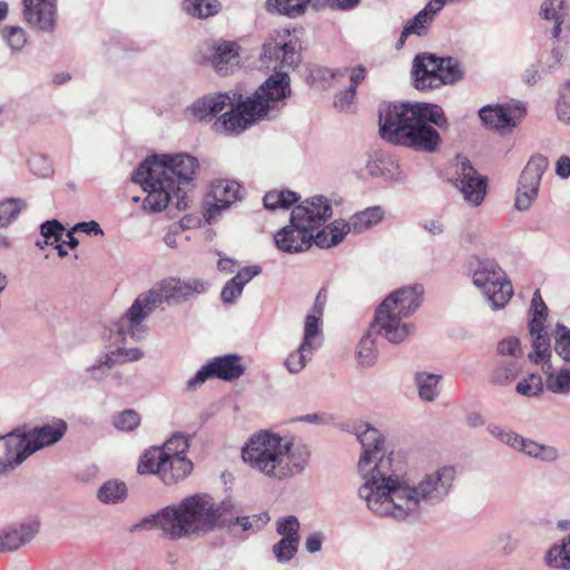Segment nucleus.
Here are the masks:
<instances>
[{
  "label": "nucleus",
  "instance_id": "f257e3e1",
  "mask_svg": "<svg viewBox=\"0 0 570 570\" xmlns=\"http://www.w3.org/2000/svg\"><path fill=\"white\" fill-rule=\"evenodd\" d=\"M352 433L363 448L357 464L363 480L358 495L376 515L397 522H415L450 495L455 480L453 466L407 474L403 461L387 448L384 435L376 428L356 422Z\"/></svg>",
  "mask_w": 570,
  "mask_h": 570
},
{
  "label": "nucleus",
  "instance_id": "f03ea898",
  "mask_svg": "<svg viewBox=\"0 0 570 570\" xmlns=\"http://www.w3.org/2000/svg\"><path fill=\"white\" fill-rule=\"evenodd\" d=\"M261 60L273 68L269 76L250 96L232 91L227 100L230 110L217 118L213 128L217 132L239 134L259 120L272 119L278 115L291 96V79L284 68L297 67L301 62V46L293 40L289 30H275L263 43Z\"/></svg>",
  "mask_w": 570,
  "mask_h": 570
},
{
  "label": "nucleus",
  "instance_id": "7ed1b4c3",
  "mask_svg": "<svg viewBox=\"0 0 570 570\" xmlns=\"http://www.w3.org/2000/svg\"><path fill=\"white\" fill-rule=\"evenodd\" d=\"M423 289L420 285L402 287L391 293L376 308L370 331L361 338L356 360L364 367L376 361L373 335L377 334L393 344L403 342L412 332V325L405 321L421 305Z\"/></svg>",
  "mask_w": 570,
  "mask_h": 570
},
{
  "label": "nucleus",
  "instance_id": "20e7f679",
  "mask_svg": "<svg viewBox=\"0 0 570 570\" xmlns=\"http://www.w3.org/2000/svg\"><path fill=\"white\" fill-rule=\"evenodd\" d=\"M450 124L443 109L429 102H394L380 109L383 139L440 142Z\"/></svg>",
  "mask_w": 570,
  "mask_h": 570
},
{
  "label": "nucleus",
  "instance_id": "39448f33",
  "mask_svg": "<svg viewBox=\"0 0 570 570\" xmlns=\"http://www.w3.org/2000/svg\"><path fill=\"white\" fill-rule=\"evenodd\" d=\"M197 158L185 154L151 155L135 170L132 180L147 193L142 203L145 212L164 210L179 185L194 179Z\"/></svg>",
  "mask_w": 570,
  "mask_h": 570
},
{
  "label": "nucleus",
  "instance_id": "423d86ee",
  "mask_svg": "<svg viewBox=\"0 0 570 570\" xmlns=\"http://www.w3.org/2000/svg\"><path fill=\"white\" fill-rule=\"evenodd\" d=\"M307 458L303 446L268 430L254 433L242 448V459L252 470L276 481L302 473Z\"/></svg>",
  "mask_w": 570,
  "mask_h": 570
},
{
  "label": "nucleus",
  "instance_id": "0eeeda50",
  "mask_svg": "<svg viewBox=\"0 0 570 570\" xmlns=\"http://www.w3.org/2000/svg\"><path fill=\"white\" fill-rule=\"evenodd\" d=\"M208 288L209 283L202 278L168 277L158 282L150 289L140 293L119 320V335L122 340L127 336L135 341L144 338L147 333L146 320L164 302L169 305L179 304L206 293Z\"/></svg>",
  "mask_w": 570,
  "mask_h": 570
},
{
  "label": "nucleus",
  "instance_id": "6e6552de",
  "mask_svg": "<svg viewBox=\"0 0 570 570\" xmlns=\"http://www.w3.org/2000/svg\"><path fill=\"white\" fill-rule=\"evenodd\" d=\"M220 514L213 499L205 494L185 498L177 504L161 509L142 524L153 523L173 540L205 533L215 528Z\"/></svg>",
  "mask_w": 570,
  "mask_h": 570
},
{
  "label": "nucleus",
  "instance_id": "1a4fd4ad",
  "mask_svg": "<svg viewBox=\"0 0 570 570\" xmlns=\"http://www.w3.org/2000/svg\"><path fill=\"white\" fill-rule=\"evenodd\" d=\"M471 277L492 311L503 309L513 295L510 279L494 259L476 258Z\"/></svg>",
  "mask_w": 570,
  "mask_h": 570
},
{
  "label": "nucleus",
  "instance_id": "9d476101",
  "mask_svg": "<svg viewBox=\"0 0 570 570\" xmlns=\"http://www.w3.org/2000/svg\"><path fill=\"white\" fill-rule=\"evenodd\" d=\"M193 462L186 456H170L157 449H148L140 456L139 474H155L165 484H174L186 479L193 471Z\"/></svg>",
  "mask_w": 570,
  "mask_h": 570
},
{
  "label": "nucleus",
  "instance_id": "9b49d317",
  "mask_svg": "<svg viewBox=\"0 0 570 570\" xmlns=\"http://www.w3.org/2000/svg\"><path fill=\"white\" fill-rule=\"evenodd\" d=\"M549 165L548 158L542 155L532 156L522 169L515 188L514 208L528 212L539 196V189L544 171Z\"/></svg>",
  "mask_w": 570,
  "mask_h": 570
},
{
  "label": "nucleus",
  "instance_id": "f8f14e48",
  "mask_svg": "<svg viewBox=\"0 0 570 570\" xmlns=\"http://www.w3.org/2000/svg\"><path fill=\"white\" fill-rule=\"evenodd\" d=\"M453 166L456 175L454 185L464 202L471 207H479L488 194V178L480 175L463 155H456Z\"/></svg>",
  "mask_w": 570,
  "mask_h": 570
},
{
  "label": "nucleus",
  "instance_id": "ddd939ff",
  "mask_svg": "<svg viewBox=\"0 0 570 570\" xmlns=\"http://www.w3.org/2000/svg\"><path fill=\"white\" fill-rule=\"evenodd\" d=\"M244 187L234 179H215L210 184L209 193L205 200V218L215 222L222 212L229 209L244 197Z\"/></svg>",
  "mask_w": 570,
  "mask_h": 570
},
{
  "label": "nucleus",
  "instance_id": "4468645a",
  "mask_svg": "<svg viewBox=\"0 0 570 570\" xmlns=\"http://www.w3.org/2000/svg\"><path fill=\"white\" fill-rule=\"evenodd\" d=\"M245 373V366L237 354H226L214 357L202 366L196 374L187 381V389L196 390L208 379H219L232 382L239 379Z\"/></svg>",
  "mask_w": 570,
  "mask_h": 570
},
{
  "label": "nucleus",
  "instance_id": "2eb2a0df",
  "mask_svg": "<svg viewBox=\"0 0 570 570\" xmlns=\"http://www.w3.org/2000/svg\"><path fill=\"white\" fill-rule=\"evenodd\" d=\"M522 102L505 105H487L479 110L482 124L501 135L512 131L525 116Z\"/></svg>",
  "mask_w": 570,
  "mask_h": 570
},
{
  "label": "nucleus",
  "instance_id": "dca6fc26",
  "mask_svg": "<svg viewBox=\"0 0 570 570\" xmlns=\"http://www.w3.org/2000/svg\"><path fill=\"white\" fill-rule=\"evenodd\" d=\"M0 441H3L6 449L3 459L0 461V473L14 470L36 452L28 432L21 428L0 435Z\"/></svg>",
  "mask_w": 570,
  "mask_h": 570
},
{
  "label": "nucleus",
  "instance_id": "f3484780",
  "mask_svg": "<svg viewBox=\"0 0 570 570\" xmlns=\"http://www.w3.org/2000/svg\"><path fill=\"white\" fill-rule=\"evenodd\" d=\"M332 216V206L324 196H313L293 208L291 217L308 233L322 226Z\"/></svg>",
  "mask_w": 570,
  "mask_h": 570
},
{
  "label": "nucleus",
  "instance_id": "a211bd4d",
  "mask_svg": "<svg viewBox=\"0 0 570 570\" xmlns=\"http://www.w3.org/2000/svg\"><path fill=\"white\" fill-rule=\"evenodd\" d=\"M412 83L417 90H430L442 86L438 56L429 52L414 57L411 69Z\"/></svg>",
  "mask_w": 570,
  "mask_h": 570
},
{
  "label": "nucleus",
  "instance_id": "6ab92c4d",
  "mask_svg": "<svg viewBox=\"0 0 570 570\" xmlns=\"http://www.w3.org/2000/svg\"><path fill=\"white\" fill-rule=\"evenodd\" d=\"M23 17L33 28L52 32L57 22L56 0H22Z\"/></svg>",
  "mask_w": 570,
  "mask_h": 570
},
{
  "label": "nucleus",
  "instance_id": "aec40b11",
  "mask_svg": "<svg viewBox=\"0 0 570 570\" xmlns=\"http://www.w3.org/2000/svg\"><path fill=\"white\" fill-rule=\"evenodd\" d=\"M274 240L279 250L294 254L309 248L312 240L315 242V235L293 222L291 217L289 224L274 235Z\"/></svg>",
  "mask_w": 570,
  "mask_h": 570
},
{
  "label": "nucleus",
  "instance_id": "412c9836",
  "mask_svg": "<svg viewBox=\"0 0 570 570\" xmlns=\"http://www.w3.org/2000/svg\"><path fill=\"white\" fill-rule=\"evenodd\" d=\"M228 98L229 94L227 92L204 96L186 107L184 116L190 122L212 119L227 106Z\"/></svg>",
  "mask_w": 570,
  "mask_h": 570
},
{
  "label": "nucleus",
  "instance_id": "4be33fe9",
  "mask_svg": "<svg viewBox=\"0 0 570 570\" xmlns=\"http://www.w3.org/2000/svg\"><path fill=\"white\" fill-rule=\"evenodd\" d=\"M67 430L68 424L65 420L53 417L51 421L37 425L27 432L33 445V450L37 452L58 443L63 438Z\"/></svg>",
  "mask_w": 570,
  "mask_h": 570
},
{
  "label": "nucleus",
  "instance_id": "5701e85b",
  "mask_svg": "<svg viewBox=\"0 0 570 570\" xmlns=\"http://www.w3.org/2000/svg\"><path fill=\"white\" fill-rule=\"evenodd\" d=\"M513 450L544 463H554L561 458L560 450L557 446L539 443L520 434Z\"/></svg>",
  "mask_w": 570,
  "mask_h": 570
},
{
  "label": "nucleus",
  "instance_id": "b1692460",
  "mask_svg": "<svg viewBox=\"0 0 570 570\" xmlns=\"http://www.w3.org/2000/svg\"><path fill=\"white\" fill-rule=\"evenodd\" d=\"M367 173L374 177H383L385 180L402 181L403 175L397 163L383 151H375L366 163Z\"/></svg>",
  "mask_w": 570,
  "mask_h": 570
},
{
  "label": "nucleus",
  "instance_id": "393cba45",
  "mask_svg": "<svg viewBox=\"0 0 570 570\" xmlns=\"http://www.w3.org/2000/svg\"><path fill=\"white\" fill-rule=\"evenodd\" d=\"M39 531L37 522L21 524L0 533V552L16 551L30 542Z\"/></svg>",
  "mask_w": 570,
  "mask_h": 570
},
{
  "label": "nucleus",
  "instance_id": "a878e982",
  "mask_svg": "<svg viewBox=\"0 0 570 570\" xmlns=\"http://www.w3.org/2000/svg\"><path fill=\"white\" fill-rule=\"evenodd\" d=\"M259 266L240 269L222 289L220 297L225 304H234L242 295L244 286L261 273Z\"/></svg>",
  "mask_w": 570,
  "mask_h": 570
},
{
  "label": "nucleus",
  "instance_id": "bb28decb",
  "mask_svg": "<svg viewBox=\"0 0 570 570\" xmlns=\"http://www.w3.org/2000/svg\"><path fill=\"white\" fill-rule=\"evenodd\" d=\"M212 63L218 73L227 75L238 63L237 45L232 41L217 45L212 57Z\"/></svg>",
  "mask_w": 570,
  "mask_h": 570
},
{
  "label": "nucleus",
  "instance_id": "cd10ccee",
  "mask_svg": "<svg viewBox=\"0 0 570 570\" xmlns=\"http://www.w3.org/2000/svg\"><path fill=\"white\" fill-rule=\"evenodd\" d=\"M351 226L348 222L343 219L334 220L315 235V244L322 248H330L340 244L350 233Z\"/></svg>",
  "mask_w": 570,
  "mask_h": 570
},
{
  "label": "nucleus",
  "instance_id": "c85d7f7f",
  "mask_svg": "<svg viewBox=\"0 0 570 570\" xmlns=\"http://www.w3.org/2000/svg\"><path fill=\"white\" fill-rule=\"evenodd\" d=\"M546 566L554 570H570V538L552 544L544 553Z\"/></svg>",
  "mask_w": 570,
  "mask_h": 570
},
{
  "label": "nucleus",
  "instance_id": "c756f323",
  "mask_svg": "<svg viewBox=\"0 0 570 570\" xmlns=\"http://www.w3.org/2000/svg\"><path fill=\"white\" fill-rule=\"evenodd\" d=\"M441 379V375L426 372H417L415 374L414 382L417 389L419 397L425 402L434 401L440 394L439 384Z\"/></svg>",
  "mask_w": 570,
  "mask_h": 570
},
{
  "label": "nucleus",
  "instance_id": "7c9ffc66",
  "mask_svg": "<svg viewBox=\"0 0 570 570\" xmlns=\"http://www.w3.org/2000/svg\"><path fill=\"white\" fill-rule=\"evenodd\" d=\"M128 495V488L125 482L108 480L98 489L97 498L104 504H118L124 502Z\"/></svg>",
  "mask_w": 570,
  "mask_h": 570
},
{
  "label": "nucleus",
  "instance_id": "2f4dec72",
  "mask_svg": "<svg viewBox=\"0 0 570 570\" xmlns=\"http://www.w3.org/2000/svg\"><path fill=\"white\" fill-rule=\"evenodd\" d=\"M382 218L383 210L381 207L376 206L354 214L348 223L353 233L361 234L380 223Z\"/></svg>",
  "mask_w": 570,
  "mask_h": 570
},
{
  "label": "nucleus",
  "instance_id": "473e14b6",
  "mask_svg": "<svg viewBox=\"0 0 570 570\" xmlns=\"http://www.w3.org/2000/svg\"><path fill=\"white\" fill-rule=\"evenodd\" d=\"M438 65L442 86L454 85L464 76V68L456 58L438 56Z\"/></svg>",
  "mask_w": 570,
  "mask_h": 570
},
{
  "label": "nucleus",
  "instance_id": "72a5a7b5",
  "mask_svg": "<svg viewBox=\"0 0 570 570\" xmlns=\"http://www.w3.org/2000/svg\"><path fill=\"white\" fill-rule=\"evenodd\" d=\"M522 370L521 364L515 360H502L497 363L491 382L497 385H507L514 381Z\"/></svg>",
  "mask_w": 570,
  "mask_h": 570
},
{
  "label": "nucleus",
  "instance_id": "f704fd0d",
  "mask_svg": "<svg viewBox=\"0 0 570 570\" xmlns=\"http://www.w3.org/2000/svg\"><path fill=\"white\" fill-rule=\"evenodd\" d=\"M530 335L532 337L533 352L529 353V360L533 363H539L546 357L551 355L550 337L544 326H541L540 331H534L529 327Z\"/></svg>",
  "mask_w": 570,
  "mask_h": 570
},
{
  "label": "nucleus",
  "instance_id": "c9c22d12",
  "mask_svg": "<svg viewBox=\"0 0 570 570\" xmlns=\"http://www.w3.org/2000/svg\"><path fill=\"white\" fill-rule=\"evenodd\" d=\"M546 387L553 394L568 395L570 393V367L546 371Z\"/></svg>",
  "mask_w": 570,
  "mask_h": 570
},
{
  "label": "nucleus",
  "instance_id": "e433bc0d",
  "mask_svg": "<svg viewBox=\"0 0 570 570\" xmlns=\"http://www.w3.org/2000/svg\"><path fill=\"white\" fill-rule=\"evenodd\" d=\"M115 353L111 351L100 353L94 363L86 368L87 374L91 380L102 381L109 374V371L117 365Z\"/></svg>",
  "mask_w": 570,
  "mask_h": 570
},
{
  "label": "nucleus",
  "instance_id": "4c0bfd02",
  "mask_svg": "<svg viewBox=\"0 0 570 570\" xmlns=\"http://www.w3.org/2000/svg\"><path fill=\"white\" fill-rule=\"evenodd\" d=\"M323 341V333L321 327V318L317 315H307L304 324V337L301 344L303 350L309 347L316 351Z\"/></svg>",
  "mask_w": 570,
  "mask_h": 570
},
{
  "label": "nucleus",
  "instance_id": "58836bf2",
  "mask_svg": "<svg viewBox=\"0 0 570 570\" xmlns=\"http://www.w3.org/2000/svg\"><path fill=\"white\" fill-rule=\"evenodd\" d=\"M184 9L193 17L205 19L217 14L222 4L218 0H185Z\"/></svg>",
  "mask_w": 570,
  "mask_h": 570
},
{
  "label": "nucleus",
  "instance_id": "ea45409f",
  "mask_svg": "<svg viewBox=\"0 0 570 570\" xmlns=\"http://www.w3.org/2000/svg\"><path fill=\"white\" fill-rule=\"evenodd\" d=\"M434 18L435 17L431 12L423 8L406 22L403 28V37H409L411 35H416L419 37L426 36Z\"/></svg>",
  "mask_w": 570,
  "mask_h": 570
},
{
  "label": "nucleus",
  "instance_id": "a19ab883",
  "mask_svg": "<svg viewBox=\"0 0 570 570\" xmlns=\"http://www.w3.org/2000/svg\"><path fill=\"white\" fill-rule=\"evenodd\" d=\"M298 194L291 190H271L263 198L266 209L275 210L277 208H289L298 202Z\"/></svg>",
  "mask_w": 570,
  "mask_h": 570
},
{
  "label": "nucleus",
  "instance_id": "79ce46f5",
  "mask_svg": "<svg viewBox=\"0 0 570 570\" xmlns=\"http://www.w3.org/2000/svg\"><path fill=\"white\" fill-rule=\"evenodd\" d=\"M309 0H267L266 7L271 12H277L288 17L302 14Z\"/></svg>",
  "mask_w": 570,
  "mask_h": 570
},
{
  "label": "nucleus",
  "instance_id": "37998d69",
  "mask_svg": "<svg viewBox=\"0 0 570 570\" xmlns=\"http://www.w3.org/2000/svg\"><path fill=\"white\" fill-rule=\"evenodd\" d=\"M165 455L186 456L189 449V439L183 433H174L163 446H154Z\"/></svg>",
  "mask_w": 570,
  "mask_h": 570
},
{
  "label": "nucleus",
  "instance_id": "c03bdc74",
  "mask_svg": "<svg viewBox=\"0 0 570 570\" xmlns=\"http://www.w3.org/2000/svg\"><path fill=\"white\" fill-rule=\"evenodd\" d=\"M547 315V305L540 292L537 289L531 299L529 327H532L534 331H540L541 326H544Z\"/></svg>",
  "mask_w": 570,
  "mask_h": 570
},
{
  "label": "nucleus",
  "instance_id": "a18cd8bd",
  "mask_svg": "<svg viewBox=\"0 0 570 570\" xmlns=\"http://www.w3.org/2000/svg\"><path fill=\"white\" fill-rule=\"evenodd\" d=\"M314 352L315 351L309 347L303 350V344H299L298 348L286 357L284 365L289 373L297 374L303 371L307 360L312 357Z\"/></svg>",
  "mask_w": 570,
  "mask_h": 570
},
{
  "label": "nucleus",
  "instance_id": "49530a36",
  "mask_svg": "<svg viewBox=\"0 0 570 570\" xmlns=\"http://www.w3.org/2000/svg\"><path fill=\"white\" fill-rule=\"evenodd\" d=\"M554 351L561 360L570 363V328L561 323L556 326Z\"/></svg>",
  "mask_w": 570,
  "mask_h": 570
},
{
  "label": "nucleus",
  "instance_id": "de8ad7c7",
  "mask_svg": "<svg viewBox=\"0 0 570 570\" xmlns=\"http://www.w3.org/2000/svg\"><path fill=\"white\" fill-rule=\"evenodd\" d=\"M518 394L534 397L539 396L543 392V381L539 374H529L518 382L515 386Z\"/></svg>",
  "mask_w": 570,
  "mask_h": 570
},
{
  "label": "nucleus",
  "instance_id": "09e8293b",
  "mask_svg": "<svg viewBox=\"0 0 570 570\" xmlns=\"http://www.w3.org/2000/svg\"><path fill=\"white\" fill-rule=\"evenodd\" d=\"M556 114L560 121L570 125V80L559 87Z\"/></svg>",
  "mask_w": 570,
  "mask_h": 570
},
{
  "label": "nucleus",
  "instance_id": "8fccbe9b",
  "mask_svg": "<svg viewBox=\"0 0 570 570\" xmlns=\"http://www.w3.org/2000/svg\"><path fill=\"white\" fill-rule=\"evenodd\" d=\"M299 541L291 540L288 538H282L278 542H276L272 552L279 563L289 562L298 550Z\"/></svg>",
  "mask_w": 570,
  "mask_h": 570
},
{
  "label": "nucleus",
  "instance_id": "3c124183",
  "mask_svg": "<svg viewBox=\"0 0 570 570\" xmlns=\"http://www.w3.org/2000/svg\"><path fill=\"white\" fill-rule=\"evenodd\" d=\"M23 207V202L17 198L0 202V227H6L13 222Z\"/></svg>",
  "mask_w": 570,
  "mask_h": 570
},
{
  "label": "nucleus",
  "instance_id": "603ef678",
  "mask_svg": "<svg viewBox=\"0 0 570 570\" xmlns=\"http://www.w3.org/2000/svg\"><path fill=\"white\" fill-rule=\"evenodd\" d=\"M140 424V416L134 410H124L112 417V425L124 432L134 431Z\"/></svg>",
  "mask_w": 570,
  "mask_h": 570
},
{
  "label": "nucleus",
  "instance_id": "864d4df0",
  "mask_svg": "<svg viewBox=\"0 0 570 570\" xmlns=\"http://www.w3.org/2000/svg\"><path fill=\"white\" fill-rule=\"evenodd\" d=\"M299 522L298 519L294 515H287L285 518H281L276 522V532L282 535V538H288L291 540L299 541Z\"/></svg>",
  "mask_w": 570,
  "mask_h": 570
},
{
  "label": "nucleus",
  "instance_id": "5fc2aeb1",
  "mask_svg": "<svg viewBox=\"0 0 570 570\" xmlns=\"http://www.w3.org/2000/svg\"><path fill=\"white\" fill-rule=\"evenodd\" d=\"M2 36L12 51H20L27 42L24 30L17 26L6 27Z\"/></svg>",
  "mask_w": 570,
  "mask_h": 570
},
{
  "label": "nucleus",
  "instance_id": "6e6d98bb",
  "mask_svg": "<svg viewBox=\"0 0 570 570\" xmlns=\"http://www.w3.org/2000/svg\"><path fill=\"white\" fill-rule=\"evenodd\" d=\"M567 0H544L540 14L547 20H561L566 14Z\"/></svg>",
  "mask_w": 570,
  "mask_h": 570
},
{
  "label": "nucleus",
  "instance_id": "4d7b16f0",
  "mask_svg": "<svg viewBox=\"0 0 570 570\" xmlns=\"http://www.w3.org/2000/svg\"><path fill=\"white\" fill-rule=\"evenodd\" d=\"M564 52L559 46H553L551 51L541 61L542 73H552L562 67Z\"/></svg>",
  "mask_w": 570,
  "mask_h": 570
},
{
  "label": "nucleus",
  "instance_id": "13d9d810",
  "mask_svg": "<svg viewBox=\"0 0 570 570\" xmlns=\"http://www.w3.org/2000/svg\"><path fill=\"white\" fill-rule=\"evenodd\" d=\"M347 75L350 76L348 87L356 90L357 86L365 79L366 69L363 66H357L356 68L353 69H337L332 72V78L338 79L346 77Z\"/></svg>",
  "mask_w": 570,
  "mask_h": 570
},
{
  "label": "nucleus",
  "instance_id": "bf43d9fd",
  "mask_svg": "<svg viewBox=\"0 0 570 570\" xmlns=\"http://www.w3.org/2000/svg\"><path fill=\"white\" fill-rule=\"evenodd\" d=\"M487 431L503 444L513 449L519 434L512 430L504 429L498 424H489Z\"/></svg>",
  "mask_w": 570,
  "mask_h": 570
},
{
  "label": "nucleus",
  "instance_id": "052dcab7",
  "mask_svg": "<svg viewBox=\"0 0 570 570\" xmlns=\"http://www.w3.org/2000/svg\"><path fill=\"white\" fill-rule=\"evenodd\" d=\"M497 351L500 355L511 356L513 358L520 357L522 355L521 343L519 338L514 336L501 340L498 343Z\"/></svg>",
  "mask_w": 570,
  "mask_h": 570
},
{
  "label": "nucleus",
  "instance_id": "680f3d73",
  "mask_svg": "<svg viewBox=\"0 0 570 570\" xmlns=\"http://www.w3.org/2000/svg\"><path fill=\"white\" fill-rule=\"evenodd\" d=\"M30 170L39 177H48L52 173L51 163L42 155H35L29 160Z\"/></svg>",
  "mask_w": 570,
  "mask_h": 570
},
{
  "label": "nucleus",
  "instance_id": "e2e57ef3",
  "mask_svg": "<svg viewBox=\"0 0 570 570\" xmlns=\"http://www.w3.org/2000/svg\"><path fill=\"white\" fill-rule=\"evenodd\" d=\"M497 543L500 546L501 554L509 557L515 552L519 542L509 531H502L497 535Z\"/></svg>",
  "mask_w": 570,
  "mask_h": 570
},
{
  "label": "nucleus",
  "instance_id": "0e129e2a",
  "mask_svg": "<svg viewBox=\"0 0 570 570\" xmlns=\"http://www.w3.org/2000/svg\"><path fill=\"white\" fill-rule=\"evenodd\" d=\"M40 232L43 238L58 243L61 240L63 226L56 219L47 220L41 225Z\"/></svg>",
  "mask_w": 570,
  "mask_h": 570
},
{
  "label": "nucleus",
  "instance_id": "69168bd1",
  "mask_svg": "<svg viewBox=\"0 0 570 570\" xmlns=\"http://www.w3.org/2000/svg\"><path fill=\"white\" fill-rule=\"evenodd\" d=\"M115 353V358L117 360V364H122L125 362L138 361L144 356V353L140 348H124L118 347L111 351Z\"/></svg>",
  "mask_w": 570,
  "mask_h": 570
},
{
  "label": "nucleus",
  "instance_id": "338daca9",
  "mask_svg": "<svg viewBox=\"0 0 570 570\" xmlns=\"http://www.w3.org/2000/svg\"><path fill=\"white\" fill-rule=\"evenodd\" d=\"M355 94L356 90L351 87H348L344 91H341L340 94L336 95L334 102L335 107L338 108L340 110L347 109L354 101Z\"/></svg>",
  "mask_w": 570,
  "mask_h": 570
},
{
  "label": "nucleus",
  "instance_id": "774afa93",
  "mask_svg": "<svg viewBox=\"0 0 570 570\" xmlns=\"http://www.w3.org/2000/svg\"><path fill=\"white\" fill-rule=\"evenodd\" d=\"M324 534L321 532H313L306 538L305 548L309 553L321 551L324 541Z\"/></svg>",
  "mask_w": 570,
  "mask_h": 570
}]
</instances>
